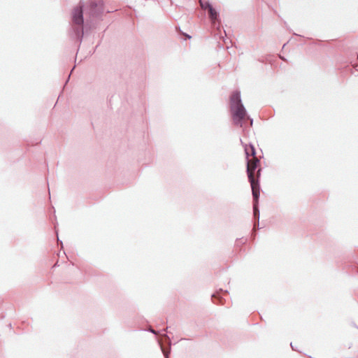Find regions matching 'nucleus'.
Wrapping results in <instances>:
<instances>
[{
	"label": "nucleus",
	"instance_id": "nucleus-10",
	"mask_svg": "<svg viewBox=\"0 0 358 358\" xmlns=\"http://www.w3.org/2000/svg\"><path fill=\"white\" fill-rule=\"evenodd\" d=\"M148 331L152 333L153 334H157V332L152 328H150Z\"/></svg>",
	"mask_w": 358,
	"mask_h": 358
},
{
	"label": "nucleus",
	"instance_id": "nucleus-11",
	"mask_svg": "<svg viewBox=\"0 0 358 358\" xmlns=\"http://www.w3.org/2000/svg\"><path fill=\"white\" fill-rule=\"evenodd\" d=\"M56 233H57V241H58V242H60L61 245H62V242L61 241H59V237H58V234H57V231H56Z\"/></svg>",
	"mask_w": 358,
	"mask_h": 358
},
{
	"label": "nucleus",
	"instance_id": "nucleus-12",
	"mask_svg": "<svg viewBox=\"0 0 358 358\" xmlns=\"http://www.w3.org/2000/svg\"><path fill=\"white\" fill-rule=\"evenodd\" d=\"M290 345H291V348H292V350H295V349H294V346L292 345V343H290Z\"/></svg>",
	"mask_w": 358,
	"mask_h": 358
},
{
	"label": "nucleus",
	"instance_id": "nucleus-3",
	"mask_svg": "<svg viewBox=\"0 0 358 358\" xmlns=\"http://www.w3.org/2000/svg\"><path fill=\"white\" fill-rule=\"evenodd\" d=\"M260 161L257 157L247 160V174L252 190L260 189L259 178L261 175Z\"/></svg>",
	"mask_w": 358,
	"mask_h": 358
},
{
	"label": "nucleus",
	"instance_id": "nucleus-15",
	"mask_svg": "<svg viewBox=\"0 0 358 358\" xmlns=\"http://www.w3.org/2000/svg\"><path fill=\"white\" fill-rule=\"evenodd\" d=\"M357 59H358V56H357Z\"/></svg>",
	"mask_w": 358,
	"mask_h": 358
},
{
	"label": "nucleus",
	"instance_id": "nucleus-1",
	"mask_svg": "<svg viewBox=\"0 0 358 358\" xmlns=\"http://www.w3.org/2000/svg\"><path fill=\"white\" fill-rule=\"evenodd\" d=\"M230 110L232 115L233 123L238 127H243V120L248 119L250 126H252L253 119L247 114V110L242 103L241 92L235 90L230 96Z\"/></svg>",
	"mask_w": 358,
	"mask_h": 358
},
{
	"label": "nucleus",
	"instance_id": "nucleus-6",
	"mask_svg": "<svg viewBox=\"0 0 358 358\" xmlns=\"http://www.w3.org/2000/svg\"><path fill=\"white\" fill-rule=\"evenodd\" d=\"M245 153L247 160L250 159L249 157H252V158L257 157L255 148L252 144H250L249 146L245 145Z\"/></svg>",
	"mask_w": 358,
	"mask_h": 358
},
{
	"label": "nucleus",
	"instance_id": "nucleus-13",
	"mask_svg": "<svg viewBox=\"0 0 358 358\" xmlns=\"http://www.w3.org/2000/svg\"><path fill=\"white\" fill-rule=\"evenodd\" d=\"M91 6H92V7H95L96 5L95 3H92Z\"/></svg>",
	"mask_w": 358,
	"mask_h": 358
},
{
	"label": "nucleus",
	"instance_id": "nucleus-9",
	"mask_svg": "<svg viewBox=\"0 0 358 358\" xmlns=\"http://www.w3.org/2000/svg\"><path fill=\"white\" fill-rule=\"evenodd\" d=\"M199 3H200V6H201V8L204 9V10H206V9L208 10V6H207L208 4L211 5V3L209 1H203L202 0H200Z\"/></svg>",
	"mask_w": 358,
	"mask_h": 358
},
{
	"label": "nucleus",
	"instance_id": "nucleus-2",
	"mask_svg": "<svg viewBox=\"0 0 358 358\" xmlns=\"http://www.w3.org/2000/svg\"><path fill=\"white\" fill-rule=\"evenodd\" d=\"M83 3H80L72 12V21L73 24L71 27L70 36L71 38L76 39L79 44L81 43L84 35L83 24Z\"/></svg>",
	"mask_w": 358,
	"mask_h": 358
},
{
	"label": "nucleus",
	"instance_id": "nucleus-5",
	"mask_svg": "<svg viewBox=\"0 0 358 358\" xmlns=\"http://www.w3.org/2000/svg\"><path fill=\"white\" fill-rule=\"evenodd\" d=\"M208 6V16L213 26H216V23L219 22V13L212 6V5H207Z\"/></svg>",
	"mask_w": 358,
	"mask_h": 358
},
{
	"label": "nucleus",
	"instance_id": "nucleus-14",
	"mask_svg": "<svg viewBox=\"0 0 358 358\" xmlns=\"http://www.w3.org/2000/svg\"><path fill=\"white\" fill-rule=\"evenodd\" d=\"M185 36H186V37H187V38H191V36H190L189 35H188V34H185Z\"/></svg>",
	"mask_w": 358,
	"mask_h": 358
},
{
	"label": "nucleus",
	"instance_id": "nucleus-8",
	"mask_svg": "<svg viewBox=\"0 0 358 358\" xmlns=\"http://www.w3.org/2000/svg\"><path fill=\"white\" fill-rule=\"evenodd\" d=\"M164 336L169 341L168 350H166V348L164 346H162L160 343L159 345L164 357L169 358V355L171 352V341L169 337L167 335H164Z\"/></svg>",
	"mask_w": 358,
	"mask_h": 358
},
{
	"label": "nucleus",
	"instance_id": "nucleus-7",
	"mask_svg": "<svg viewBox=\"0 0 358 358\" xmlns=\"http://www.w3.org/2000/svg\"><path fill=\"white\" fill-rule=\"evenodd\" d=\"M220 292H224L223 289H220L218 292L213 294L211 296L212 300L215 303H220V304L223 303L224 299H223L222 296H220Z\"/></svg>",
	"mask_w": 358,
	"mask_h": 358
},
{
	"label": "nucleus",
	"instance_id": "nucleus-4",
	"mask_svg": "<svg viewBox=\"0 0 358 358\" xmlns=\"http://www.w3.org/2000/svg\"><path fill=\"white\" fill-rule=\"evenodd\" d=\"M252 196H253V216L255 220L254 228L256 227V221L257 222V226H259V209L258 206V200L260 196V189H253L252 190Z\"/></svg>",
	"mask_w": 358,
	"mask_h": 358
}]
</instances>
